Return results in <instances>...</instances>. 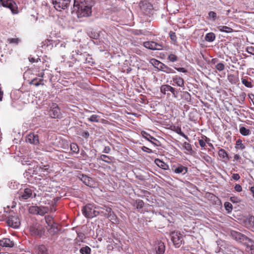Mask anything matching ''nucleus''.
Masks as SVG:
<instances>
[{
  "mask_svg": "<svg viewBox=\"0 0 254 254\" xmlns=\"http://www.w3.org/2000/svg\"><path fill=\"white\" fill-rule=\"evenodd\" d=\"M93 5L92 0H74L73 8L76 11L78 17H87L92 13L91 8Z\"/></svg>",
  "mask_w": 254,
  "mask_h": 254,
  "instance_id": "obj_1",
  "label": "nucleus"
},
{
  "mask_svg": "<svg viewBox=\"0 0 254 254\" xmlns=\"http://www.w3.org/2000/svg\"><path fill=\"white\" fill-rule=\"evenodd\" d=\"M231 235L232 237L238 242L246 244L247 247L246 250L247 252H250V249L251 248V242H254L253 241L248 238L244 234L235 231H232L231 232Z\"/></svg>",
  "mask_w": 254,
  "mask_h": 254,
  "instance_id": "obj_2",
  "label": "nucleus"
},
{
  "mask_svg": "<svg viewBox=\"0 0 254 254\" xmlns=\"http://www.w3.org/2000/svg\"><path fill=\"white\" fill-rule=\"evenodd\" d=\"M97 208L91 204H88L82 208L84 216L87 218H92L99 215L100 211L96 210Z\"/></svg>",
  "mask_w": 254,
  "mask_h": 254,
  "instance_id": "obj_3",
  "label": "nucleus"
},
{
  "mask_svg": "<svg viewBox=\"0 0 254 254\" xmlns=\"http://www.w3.org/2000/svg\"><path fill=\"white\" fill-rule=\"evenodd\" d=\"M30 231L32 235L41 237L45 233V229L40 223L34 222L30 227Z\"/></svg>",
  "mask_w": 254,
  "mask_h": 254,
  "instance_id": "obj_4",
  "label": "nucleus"
},
{
  "mask_svg": "<svg viewBox=\"0 0 254 254\" xmlns=\"http://www.w3.org/2000/svg\"><path fill=\"white\" fill-rule=\"evenodd\" d=\"M0 4L3 6L10 9L13 14H16L18 13L17 6L13 0H0Z\"/></svg>",
  "mask_w": 254,
  "mask_h": 254,
  "instance_id": "obj_5",
  "label": "nucleus"
},
{
  "mask_svg": "<svg viewBox=\"0 0 254 254\" xmlns=\"http://www.w3.org/2000/svg\"><path fill=\"white\" fill-rule=\"evenodd\" d=\"M71 0H52V3L56 9L61 11L68 7Z\"/></svg>",
  "mask_w": 254,
  "mask_h": 254,
  "instance_id": "obj_6",
  "label": "nucleus"
},
{
  "mask_svg": "<svg viewBox=\"0 0 254 254\" xmlns=\"http://www.w3.org/2000/svg\"><path fill=\"white\" fill-rule=\"evenodd\" d=\"M49 116L54 119L62 118V114L58 106L56 103H53L48 111Z\"/></svg>",
  "mask_w": 254,
  "mask_h": 254,
  "instance_id": "obj_7",
  "label": "nucleus"
},
{
  "mask_svg": "<svg viewBox=\"0 0 254 254\" xmlns=\"http://www.w3.org/2000/svg\"><path fill=\"white\" fill-rule=\"evenodd\" d=\"M170 238L176 248H179L182 244V236L178 232L173 231L170 233Z\"/></svg>",
  "mask_w": 254,
  "mask_h": 254,
  "instance_id": "obj_8",
  "label": "nucleus"
},
{
  "mask_svg": "<svg viewBox=\"0 0 254 254\" xmlns=\"http://www.w3.org/2000/svg\"><path fill=\"white\" fill-rule=\"evenodd\" d=\"M7 223L9 226L14 228H18L20 222L19 217L17 215H9L7 217Z\"/></svg>",
  "mask_w": 254,
  "mask_h": 254,
  "instance_id": "obj_9",
  "label": "nucleus"
},
{
  "mask_svg": "<svg viewBox=\"0 0 254 254\" xmlns=\"http://www.w3.org/2000/svg\"><path fill=\"white\" fill-rule=\"evenodd\" d=\"M26 141L30 144L37 145L39 143V136L35 132H30L26 137Z\"/></svg>",
  "mask_w": 254,
  "mask_h": 254,
  "instance_id": "obj_10",
  "label": "nucleus"
},
{
  "mask_svg": "<svg viewBox=\"0 0 254 254\" xmlns=\"http://www.w3.org/2000/svg\"><path fill=\"white\" fill-rule=\"evenodd\" d=\"M33 190L32 188H27L21 191L19 195L20 200H26L30 197H32Z\"/></svg>",
  "mask_w": 254,
  "mask_h": 254,
  "instance_id": "obj_11",
  "label": "nucleus"
},
{
  "mask_svg": "<svg viewBox=\"0 0 254 254\" xmlns=\"http://www.w3.org/2000/svg\"><path fill=\"white\" fill-rule=\"evenodd\" d=\"M0 246L2 247L12 248L14 246V243L9 238H3L0 240Z\"/></svg>",
  "mask_w": 254,
  "mask_h": 254,
  "instance_id": "obj_12",
  "label": "nucleus"
},
{
  "mask_svg": "<svg viewBox=\"0 0 254 254\" xmlns=\"http://www.w3.org/2000/svg\"><path fill=\"white\" fill-rule=\"evenodd\" d=\"M156 254H164L165 251V246L162 242H158L155 247Z\"/></svg>",
  "mask_w": 254,
  "mask_h": 254,
  "instance_id": "obj_13",
  "label": "nucleus"
},
{
  "mask_svg": "<svg viewBox=\"0 0 254 254\" xmlns=\"http://www.w3.org/2000/svg\"><path fill=\"white\" fill-rule=\"evenodd\" d=\"M141 134L144 138L150 142L151 143L155 145L156 146H158V145L154 142V141H158V140L150 135L149 133L144 131H142L141 132Z\"/></svg>",
  "mask_w": 254,
  "mask_h": 254,
  "instance_id": "obj_14",
  "label": "nucleus"
},
{
  "mask_svg": "<svg viewBox=\"0 0 254 254\" xmlns=\"http://www.w3.org/2000/svg\"><path fill=\"white\" fill-rule=\"evenodd\" d=\"M173 81L180 87H184L185 86V81L184 79L177 75H176L172 78Z\"/></svg>",
  "mask_w": 254,
  "mask_h": 254,
  "instance_id": "obj_15",
  "label": "nucleus"
},
{
  "mask_svg": "<svg viewBox=\"0 0 254 254\" xmlns=\"http://www.w3.org/2000/svg\"><path fill=\"white\" fill-rule=\"evenodd\" d=\"M81 181L86 186L89 187H92L93 185V180L92 178L88 177L86 175H82V177L81 178Z\"/></svg>",
  "mask_w": 254,
  "mask_h": 254,
  "instance_id": "obj_16",
  "label": "nucleus"
},
{
  "mask_svg": "<svg viewBox=\"0 0 254 254\" xmlns=\"http://www.w3.org/2000/svg\"><path fill=\"white\" fill-rule=\"evenodd\" d=\"M173 171L176 174H185L188 172V168L183 165H179L178 167L175 168Z\"/></svg>",
  "mask_w": 254,
  "mask_h": 254,
  "instance_id": "obj_17",
  "label": "nucleus"
},
{
  "mask_svg": "<svg viewBox=\"0 0 254 254\" xmlns=\"http://www.w3.org/2000/svg\"><path fill=\"white\" fill-rule=\"evenodd\" d=\"M183 148L186 150L185 153L188 154H191L193 153V150L191 144L187 142H184L183 143Z\"/></svg>",
  "mask_w": 254,
  "mask_h": 254,
  "instance_id": "obj_18",
  "label": "nucleus"
},
{
  "mask_svg": "<svg viewBox=\"0 0 254 254\" xmlns=\"http://www.w3.org/2000/svg\"><path fill=\"white\" fill-rule=\"evenodd\" d=\"M47 229H48L49 233L50 234H51L52 235L55 234L59 231V229L57 226V224L56 223L53 224L51 225L48 226V228Z\"/></svg>",
  "mask_w": 254,
  "mask_h": 254,
  "instance_id": "obj_19",
  "label": "nucleus"
},
{
  "mask_svg": "<svg viewBox=\"0 0 254 254\" xmlns=\"http://www.w3.org/2000/svg\"><path fill=\"white\" fill-rule=\"evenodd\" d=\"M170 87L171 86L168 84L162 85L160 87V92L163 94H167V96H170L169 91Z\"/></svg>",
  "mask_w": 254,
  "mask_h": 254,
  "instance_id": "obj_20",
  "label": "nucleus"
},
{
  "mask_svg": "<svg viewBox=\"0 0 254 254\" xmlns=\"http://www.w3.org/2000/svg\"><path fill=\"white\" fill-rule=\"evenodd\" d=\"M216 38L215 35L213 32H209L207 33L205 36V40L208 42H213Z\"/></svg>",
  "mask_w": 254,
  "mask_h": 254,
  "instance_id": "obj_21",
  "label": "nucleus"
},
{
  "mask_svg": "<svg viewBox=\"0 0 254 254\" xmlns=\"http://www.w3.org/2000/svg\"><path fill=\"white\" fill-rule=\"evenodd\" d=\"M218 155L222 159H224V160H229V157L227 153V152L222 148H221L218 151Z\"/></svg>",
  "mask_w": 254,
  "mask_h": 254,
  "instance_id": "obj_22",
  "label": "nucleus"
},
{
  "mask_svg": "<svg viewBox=\"0 0 254 254\" xmlns=\"http://www.w3.org/2000/svg\"><path fill=\"white\" fill-rule=\"evenodd\" d=\"M154 162L159 167L164 170H167L168 168V165L159 159H156Z\"/></svg>",
  "mask_w": 254,
  "mask_h": 254,
  "instance_id": "obj_23",
  "label": "nucleus"
},
{
  "mask_svg": "<svg viewBox=\"0 0 254 254\" xmlns=\"http://www.w3.org/2000/svg\"><path fill=\"white\" fill-rule=\"evenodd\" d=\"M37 254H49L47 248L44 245H40L37 249Z\"/></svg>",
  "mask_w": 254,
  "mask_h": 254,
  "instance_id": "obj_24",
  "label": "nucleus"
},
{
  "mask_svg": "<svg viewBox=\"0 0 254 254\" xmlns=\"http://www.w3.org/2000/svg\"><path fill=\"white\" fill-rule=\"evenodd\" d=\"M143 46L148 49L153 50L154 46L155 45V42L154 41H146L143 43Z\"/></svg>",
  "mask_w": 254,
  "mask_h": 254,
  "instance_id": "obj_25",
  "label": "nucleus"
},
{
  "mask_svg": "<svg viewBox=\"0 0 254 254\" xmlns=\"http://www.w3.org/2000/svg\"><path fill=\"white\" fill-rule=\"evenodd\" d=\"M91 251L90 248L87 246L82 247L79 250L81 254H90Z\"/></svg>",
  "mask_w": 254,
  "mask_h": 254,
  "instance_id": "obj_26",
  "label": "nucleus"
},
{
  "mask_svg": "<svg viewBox=\"0 0 254 254\" xmlns=\"http://www.w3.org/2000/svg\"><path fill=\"white\" fill-rule=\"evenodd\" d=\"M99 159L109 164L111 163L112 161V157L106 155H101Z\"/></svg>",
  "mask_w": 254,
  "mask_h": 254,
  "instance_id": "obj_27",
  "label": "nucleus"
},
{
  "mask_svg": "<svg viewBox=\"0 0 254 254\" xmlns=\"http://www.w3.org/2000/svg\"><path fill=\"white\" fill-rule=\"evenodd\" d=\"M49 211V208L48 207L45 206H39L38 214L43 216L46 213H47Z\"/></svg>",
  "mask_w": 254,
  "mask_h": 254,
  "instance_id": "obj_28",
  "label": "nucleus"
},
{
  "mask_svg": "<svg viewBox=\"0 0 254 254\" xmlns=\"http://www.w3.org/2000/svg\"><path fill=\"white\" fill-rule=\"evenodd\" d=\"M239 131L240 133L244 136H247L251 134V131L250 129L246 128L244 127H240Z\"/></svg>",
  "mask_w": 254,
  "mask_h": 254,
  "instance_id": "obj_29",
  "label": "nucleus"
},
{
  "mask_svg": "<svg viewBox=\"0 0 254 254\" xmlns=\"http://www.w3.org/2000/svg\"><path fill=\"white\" fill-rule=\"evenodd\" d=\"M100 116L97 115H92L87 118V120L91 123L99 122Z\"/></svg>",
  "mask_w": 254,
  "mask_h": 254,
  "instance_id": "obj_30",
  "label": "nucleus"
},
{
  "mask_svg": "<svg viewBox=\"0 0 254 254\" xmlns=\"http://www.w3.org/2000/svg\"><path fill=\"white\" fill-rule=\"evenodd\" d=\"M45 219L48 226L55 223L53 220V218L52 216L47 215L45 217Z\"/></svg>",
  "mask_w": 254,
  "mask_h": 254,
  "instance_id": "obj_31",
  "label": "nucleus"
},
{
  "mask_svg": "<svg viewBox=\"0 0 254 254\" xmlns=\"http://www.w3.org/2000/svg\"><path fill=\"white\" fill-rule=\"evenodd\" d=\"M219 30L221 32H225V33H231L233 31V29L229 27L226 26H219Z\"/></svg>",
  "mask_w": 254,
  "mask_h": 254,
  "instance_id": "obj_32",
  "label": "nucleus"
},
{
  "mask_svg": "<svg viewBox=\"0 0 254 254\" xmlns=\"http://www.w3.org/2000/svg\"><path fill=\"white\" fill-rule=\"evenodd\" d=\"M236 148L243 150L246 148V146L245 144L242 143V141L239 139L236 141Z\"/></svg>",
  "mask_w": 254,
  "mask_h": 254,
  "instance_id": "obj_33",
  "label": "nucleus"
},
{
  "mask_svg": "<svg viewBox=\"0 0 254 254\" xmlns=\"http://www.w3.org/2000/svg\"><path fill=\"white\" fill-rule=\"evenodd\" d=\"M70 147L71 150L73 152H74V153H79V149L78 146L77 145V144L74 143H72L70 144Z\"/></svg>",
  "mask_w": 254,
  "mask_h": 254,
  "instance_id": "obj_34",
  "label": "nucleus"
},
{
  "mask_svg": "<svg viewBox=\"0 0 254 254\" xmlns=\"http://www.w3.org/2000/svg\"><path fill=\"white\" fill-rule=\"evenodd\" d=\"M9 44L17 45L20 42V40L19 38H9L7 40Z\"/></svg>",
  "mask_w": 254,
  "mask_h": 254,
  "instance_id": "obj_35",
  "label": "nucleus"
},
{
  "mask_svg": "<svg viewBox=\"0 0 254 254\" xmlns=\"http://www.w3.org/2000/svg\"><path fill=\"white\" fill-rule=\"evenodd\" d=\"M135 203L136 204V207L137 209H141L143 208L144 204L143 201L141 199L136 200Z\"/></svg>",
  "mask_w": 254,
  "mask_h": 254,
  "instance_id": "obj_36",
  "label": "nucleus"
},
{
  "mask_svg": "<svg viewBox=\"0 0 254 254\" xmlns=\"http://www.w3.org/2000/svg\"><path fill=\"white\" fill-rule=\"evenodd\" d=\"M149 63L154 66V67L157 68L158 67L159 64H160V62L155 59H151Z\"/></svg>",
  "mask_w": 254,
  "mask_h": 254,
  "instance_id": "obj_37",
  "label": "nucleus"
},
{
  "mask_svg": "<svg viewBox=\"0 0 254 254\" xmlns=\"http://www.w3.org/2000/svg\"><path fill=\"white\" fill-rule=\"evenodd\" d=\"M43 80L42 79H40L38 81L37 79L34 78L33 80H32L31 83L35 86H38L40 85H43L44 83L42 82Z\"/></svg>",
  "mask_w": 254,
  "mask_h": 254,
  "instance_id": "obj_38",
  "label": "nucleus"
},
{
  "mask_svg": "<svg viewBox=\"0 0 254 254\" xmlns=\"http://www.w3.org/2000/svg\"><path fill=\"white\" fill-rule=\"evenodd\" d=\"M168 59L171 62H175L178 61V58L175 55L171 54L168 55Z\"/></svg>",
  "mask_w": 254,
  "mask_h": 254,
  "instance_id": "obj_39",
  "label": "nucleus"
},
{
  "mask_svg": "<svg viewBox=\"0 0 254 254\" xmlns=\"http://www.w3.org/2000/svg\"><path fill=\"white\" fill-rule=\"evenodd\" d=\"M38 209H39V206H32L29 208V212L31 213L38 214Z\"/></svg>",
  "mask_w": 254,
  "mask_h": 254,
  "instance_id": "obj_40",
  "label": "nucleus"
},
{
  "mask_svg": "<svg viewBox=\"0 0 254 254\" xmlns=\"http://www.w3.org/2000/svg\"><path fill=\"white\" fill-rule=\"evenodd\" d=\"M57 45L61 48H68L69 47V43L63 41L60 42Z\"/></svg>",
  "mask_w": 254,
  "mask_h": 254,
  "instance_id": "obj_41",
  "label": "nucleus"
},
{
  "mask_svg": "<svg viewBox=\"0 0 254 254\" xmlns=\"http://www.w3.org/2000/svg\"><path fill=\"white\" fill-rule=\"evenodd\" d=\"M163 72L166 73H175L176 71L172 68L166 65Z\"/></svg>",
  "mask_w": 254,
  "mask_h": 254,
  "instance_id": "obj_42",
  "label": "nucleus"
},
{
  "mask_svg": "<svg viewBox=\"0 0 254 254\" xmlns=\"http://www.w3.org/2000/svg\"><path fill=\"white\" fill-rule=\"evenodd\" d=\"M215 68L218 71H222L225 68V65L222 63H217L215 65Z\"/></svg>",
  "mask_w": 254,
  "mask_h": 254,
  "instance_id": "obj_43",
  "label": "nucleus"
},
{
  "mask_svg": "<svg viewBox=\"0 0 254 254\" xmlns=\"http://www.w3.org/2000/svg\"><path fill=\"white\" fill-rule=\"evenodd\" d=\"M224 206L226 210L228 211V212H230L232 210V205L231 203L229 202H226L224 203Z\"/></svg>",
  "mask_w": 254,
  "mask_h": 254,
  "instance_id": "obj_44",
  "label": "nucleus"
},
{
  "mask_svg": "<svg viewBox=\"0 0 254 254\" xmlns=\"http://www.w3.org/2000/svg\"><path fill=\"white\" fill-rule=\"evenodd\" d=\"M153 50H162L163 49L164 46L162 43H158L155 42Z\"/></svg>",
  "mask_w": 254,
  "mask_h": 254,
  "instance_id": "obj_45",
  "label": "nucleus"
},
{
  "mask_svg": "<svg viewBox=\"0 0 254 254\" xmlns=\"http://www.w3.org/2000/svg\"><path fill=\"white\" fill-rule=\"evenodd\" d=\"M248 221L250 225V226L252 228H254V216H250L248 218Z\"/></svg>",
  "mask_w": 254,
  "mask_h": 254,
  "instance_id": "obj_46",
  "label": "nucleus"
},
{
  "mask_svg": "<svg viewBox=\"0 0 254 254\" xmlns=\"http://www.w3.org/2000/svg\"><path fill=\"white\" fill-rule=\"evenodd\" d=\"M169 92H170L172 94L173 97L175 98L178 97V92L176 90V89L174 87L171 86Z\"/></svg>",
  "mask_w": 254,
  "mask_h": 254,
  "instance_id": "obj_47",
  "label": "nucleus"
},
{
  "mask_svg": "<svg viewBox=\"0 0 254 254\" xmlns=\"http://www.w3.org/2000/svg\"><path fill=\"white\" fill-rule=\"evenodd\" d=\"M208 16L210 18L212 19L213 21H215L217 17V14L214 11H210L208 13Z\"/></svg>",
  "mask_w": 254,
  "mask_h": 254,
  "instance_id": "obj_48",
  "label": "nucleus"
},
{
  "mask_svg": "<svg viewBox=\"0 0 254 254\" xmlns=\"http://www.w3.org/2000/svg\"><path fill=\"white\" fill-rule=\"evenodd\" d=\"M242 83L247 87H252V85L251 82L249 81L246 79H242Z\"/></svg>",
  "mask_w": 254,
  "mask_h": 254,
  "instance_id": "obj_49",
  "label": "nucleus"
},
{
  "mask_svg": "<svg viewBox=\"0 0 254 254\" xmlns=\"http://www.w3.org/2000/svg\"><path fill=\"white\" fill-rule=\"evenodd\" d=\"M79 134L85 138H87L89 136V133L87 130H82Z\"/></svg>",
  "mask_w": 254,
  "mask_h": 254,
  "instance_id": "obj_50",
  "label": "nucleus"
},
{
  "mask_svg": "<svg viewBox=\"0 0 254 254\" xmlns=\"http://www.w3.org/2000/svg\"><path fill=\"white\" fill-rule=\"evenodd\" d=\"M28 59H29V61L31 63H38L39 61H40V59L38 57H37L36 58H35L34 57H31V56H30L29 58H28Z\"/></svg>",
  "mask_w": 254,
  "mask_h": 254,
  "instance_id": "obj_51",
  "label": "nucleus"
},
{
  "mask_svg": "<svg viewBox=\"0 0 254 254\" xmlns=\"http://www.w3.org/2000/svg\"><path fill=\"white\" fill-rule=\"evenodd\" d=\"M104 215L105 216L108 217V218H110L111 220H114L116 218V216H115L113 212L110 214H106V213H105Z\"/></svg>",
  "mask_w": 254,
  "mask_h": 254,
  "instance_id": "obj_52",
  "label": "nucleus"
},
{
  "mask_svg": "<svg viewBox=\"0 0 254 254\" xmlns=\"http://www.w3.org/2000/svg\"><path fill=\"white\" fill-rule=\"evenodd\" d=\"M202 158L207 163H210L211 162V158L208 155H205L202 156Z\"/></svg>",
  "mask_w": 254,
  "mask_h": 254,
  "instance_id": "obj_53",
  "label": "nucleus"
},
{
  "mask_svg": "<svg viewBox=\"0 0 254 254\" xmlns=\"http://www.w3.org/2000/svg\"><path fill=\"white\" fill-rule=\"evenodd\" d=\"M230 200L234 203H238L240 201V199L238 197L235 196H231Z\"/></svg>",
  "mask_w": 254,
  "mask_h": 254,
  "instance_id": "obj_54",
  "label": "nucleus"
},
{
  "mask_svg": "<svg viewBox=\"0 0 254 254\" xmlns=\"http://www.w3.org/2000/svg\"><path fill=\"white\" fill-rule=\"evenodd\" d=\"M141 149L144 152H147L148 153H152V150L151 149H150V148H148V147H147L146 146H144L142 147Z\"/></svg>",
  "mask_w": 254,
  "mask_h": 254,
  "instance_id": "obj_55",
  "label": "nucleus"
},
{
  "mask_svg": "<svg viewBox=\"0 0 254 254\" xmlns=\"http://www.w3.org/2000/svg\"><path fill=\"white\" fill-rule=\"evenodd\" d=\"M247 51L249 54L254 55V47H247Z\"/></svg>",
  "mask_w": 254,
  "mask_h": 254,
  "instance_id": "obj_56",
  "label": "nucleus"
},
{
  "mask_svg": "<svg viewBox=\"0 0 254 254\" xmlns=\"http://www.w3.org/2000/svg\"><path fill=\"white\" fill-rule=\"evenodd\" d=\"M169 36L172 40L175 41L176 39V34L173 31H170L169 33Z\"/></svg>",
  "mask_w": 254,
  "mask_h": 254,
  "instance_id": "obj_57",
  "label": "nucleus"
},
{
  "mask_svg": "<svg viewBox=\"0 0 254 254\" xmlns=\"http://www.w3.org/2000/svg\"><path fill=\"white\" fill-rule=\"evenodd\" d=\"M166 65L163 64L160 62V64H159L158 67H157V69L159 70L162 71L163 72V70H164V68L165 67Z\"/></svg>",
  "mask_w": 254,
  "mask_h": 254,
  "instance_id": "obj_58",
  "label": "nucleus"
},
{
  "mask_svg": "<svg viewBox=\"0 0 254 254\" xmlns=\"http://www.w3.org/2000/svg\"><path fill=\"white\" fill-rule=\"evenodd\" d=\"M175 68L178 71L183 73H187L188 70L184 67H175Z\"/></svg>",
  "mask_w": 254,
  "mask_h": 254,
  "instance_id": "obj_59",
  "label": "nucleus"
},
{
  "mask_svg": "<svg viewBox=\"0 0 254 254\" xmlns=\"http://www.w3.org/2000/svg\"><path fill=\"white\" fill-rule=\"evenodd\" d=\"M234 189H235V190L238 192H240L242 190V187L239 184H236L235 186Z\"/></svg>",
  "mask_w": 254,
  "mask_h": 254,
  "instance_id": "obj_60",
  "label": "nucleus"
},
{
  "mask_svg": "<svg viewBox=\"0 0 254 254\" xmlns=\"http://www.w3.org/2000/svg\"><path fill=\"white\" fill-rule=\"evenodd\" d=\"M251 248L250 249V252L248 253L250 254H254V242H251Z\"/></svg>",
  "mask_w": 254,
  "mask_h": 254,
  "instance_id": "obj_61",
  "label": "nucleus"
},
{
  "mask_svg": "<svg viewBox=\"0 0 254 254\" xmlns=\"http://www.w3.org/2000/svg\"><path fill=\"white\" fill-rule=\"evenodd\" d=\"M198 142H199V145L201 146V147L202 148H204V147L206 146V143H205V141L202 139H199Z\"/></svg>",
  "mask_w": 254,
  "mask_h": 254,
  "instance_id": "obj_62",
  "label": "nucleus"
},
{
  "mask_svg": "<svg viewBox=\"0 0 254 254\" xmlns=\"http://www.w3.org/2000/svg\"><path fill=\"white\" fill-rule=\"evenodd\" d=\"M232 178L234 180H239L240 178V175L238 174L235 173L233 174Z\"/></svg>",
  "mask_w": 254,
  "mask_h": 254,
  "instance_id": "obj_63",
  "label": "nucleus"
},
{
  "mask_svg": "<svg viewBox=\"0 0 254 254\" xmlns=\"http://www.w3.org/2000/svg\"><path fill=\"white\" fill-rule=\"evenodd\" d=\"M111 151V148L109 146H105L102 151V152L105 153H109Z\"/></svg>",
  "mask_w": 254,
  "mask_h": 254,
  "instance_id": "obj_64",
  "label": "nucleus"
}]
</instances>
